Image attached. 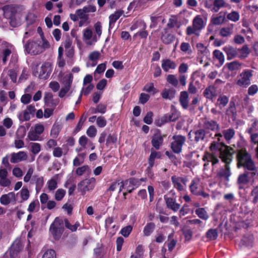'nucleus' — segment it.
Returning a JSON list of instances; mask_svg holds the SVG:
<instances>
[{
	"label": "nucleus",
	"instance_id": "1",
	"mask_svg": "<svg viewBox=\"0 0 258 258\" xmlns=\"http://www.w3.org/2000/svg\"><path fill=\"white\" fill-rule=\"evenodd\" d=\"M211 153L206 152L202 158L205 163L204 164V170L207 169L209 163L211 162L214 166L219 162V158L223 162H231L233 159V155L235 152L234 149L224 143L213 142L210 146Z\"/></svg>",
	"mask_w": 258,
	"mask_h": 258
},
{
	"label": "nucleus",
	"instance_id": "2",
	"mask_svg": "<svg viewBox=\"0 0 258 258\" xmlns=\"http://www.w3.org/2000/svg\"><path fill=\"white\" fill-rule=\"evenodd\" d=\"M50 47V44L47 40L44 42L38 40L36 41L29 40L25 45L26 51L31 55H37Z\"/></svg>",
	"mask_w": 258,
	"mask_h": 258
},
{
	"label": "nucleus",
	"instance_id": "3",
	"mask_svg": "<svg viewBox=\"0 0 258 258\" xmlns=\"http://www.w3.org/2000/svg\"><path fill=\"white\" fill-rule=\"evenodd\" d=\"M238 166H242L249 171H256L258 168L252 160L251 155L245 149H241L238 151L237 154Z\"/></svg>",
	"mask_w": 258,
	"mask_h": 258
},
{
	"label": "nucleus",
	"instance_id": "4",
	"mask_svg": "<svg viewBox=\"0 0 258 258\" xmlns=\"http://www.w3.org/2000/svg\"><path fill=\"white\" fill-rule=\"evenodd\" d=\"M206 25V23L204 21L202 16L197 15L193 19L192 25L187 27L186 34L188 36L195 35L197 36H199L200 31L205 27Z\"/></svg>",
	"mask_w": 258,
	"mask_h": 258
},
{
	"label": "nucleus",
	"instance_id": "5",
	"mask_svg": "<svg viewBox=\"0 0 258 258\" xmlns=\"http://www.w3.org/2000/svg\"><path fill=\"white\" fill-rule=\"evenodd\" d=\"M251 172H245L240 174L237 179V184L239 189H243L249 183L253 182V177L258 174V170L250 171Z\"/></svg>",
	"mask_w": 258,
	"mask_h": 258
},
{
	"label": "nucleus",
	"instance_id": "6",
	"mask_svg": "<svg viewBox=\"0 0 258 258\" xmlns=\"http://www.w3.org/2000/svg\"><path fill=\"white\" fill-rule=\"evenodd\" d=\"M253 71L251 70H244L236 78V85L239 87L246 88L250 84Z\"/></svg>",
	"mask_w": 258,
	"mask_h": 258
},
{
	"label": "nucleus",
	"instance_id": "7",
	"mask_svg": "<svg viewBox=\"0 0 258 258\" xmlns=\"http://www.w3.org/2000/svg\"><path fill=\"white\" fill-rule=\"evenodd\" d=\"M209 132L204 128H200L195 131H191L188 133V139L192 142L198 143L208 140Z\"/></svg>",
	"mask_w": 258,
	"mask_h": 258
},
{
	"label": "nucleus",
	"instance_id": "8",
	"mask_svg": "<svg viewBox=\"0 0 258 258\" xmlns=\"http://www.w3.org/2000/svg\"><path fill=\"white\" fill-rule=\"evenodd\" d=\"M96 184V179L94 177L86 178L78 184V189L82 195H85L87 191L92 190Z\"/></svg>",
	"mask_w": 258,
	"mask_h": 258
},
{
	"label": "nucleus",
	"instance_id": "9",
	"mask_svg": "<svg viewBox=\"0 0 258 258\" xmlns=\"http://www.w3.org/2000/svg\"><path fill=\"white\" fill-rule=\"evenodd\" d=\"M172 139L173 141L171 143V148L172 151L175 153H180L185 142L186 138L182 135H174Z\"/></svg>",
	"mask_w": 258,
	"mask_h": 258
},
{
	"label": "nucleus",
	"instance_id": "10",
	"mask_svg": "<svg viewBox=\"0 0 258 258\" xmlns=\"http://www.w3.org/2000/svg\"><path fill=\"white\" fill-rule=\"evenodd\" d=\"M204 7L213 13L218 12L219 10L226 7L224 0H205Z\"/></svg>",
	"mask_w": 258,
	"mask_h": 258
},
{
	"label": "nucleus",
	"instance_id": "11",
	"mask_svg": "<svg viewBox=\"0 0 258 258\" xmlns=\"http://www.w3.org/2000/svg\"><path fill=\"white\" fill-rule=\"evenodd\" d=\"M73 81V75L72 74H68L65 75L62 80V84L63 87L61 89L59 97H63L69 91Z\"/></svg>",
	"mask_w": 258,
	"mask_h": 258
},
{
	"label": "nucleus",
	"instance_id": "12",
	"mask_svg": "<svg viewBox=\"0 0 258 258\" xmlns=\"http://www.w3.org/2000/svg\"><path fill=\"white\" fill-rule=\"evenodd\" d=\"M52 71L51 64L49 62H44L40 67L39 72L34 70V74L40 79H47Z\"/></svg>",
	"mask_w": 258,
	"mask_h": 258
},
{
	"label": "nucleus",
	"instance_id": "13",
	"mask_svg": "<svg viewBox=\"0 0 258 258\" xmlns=\"http://www.w3.org/2000/svg\"><path fill=\"white\" fill-rule=\"evenodd\" d=\"M171 180L174 188L178 191H183L185 189L188 181L186 176H177L174 175L171 176Z\"/></svg>",
	"mask_w": 258,
	"mask_h": 258
},
{
	"label": "nucleus",
	"instance_id": "14",
	"mask_svg": "<svg viewBox=\"0 0 258 258\" xmlns=\"http://www.w3.org/2000/svg\"><path fill=\"white\" fill-rule=\"evenodd\" d=\"M201 126L205 131H217L220 128L219 124L217 121L212 119L204 118L201 119Z\"/></svg>",
	"mask_w": 258,
	"mask_h": 258
},
{
	"label": "nucleus",
	"instance_id": "15",
	"mask_svg": "<svg viewBox=\"0 0 258 258\" xmlns=\"http://www.w3.org/2000/svg\"><path fill=\"white\" fill-rule=\"evenodd\" d=\"M49 231L55 239H58L61 236L63 232V228L57 218H55L54 222L51 224Z\"/></svg>",
	"mask_w": 258,
	"mask_h": 258
},
{
	"label": "nucleus",
	"instance_id": "16",
	"mask_svg": "<svg viewBox=\"0 0 258 258\" xmlns=\"http://www.w3.org/2000/svg\"><path fill=\"white\" fill-rule=\"evenodd\" d=\"M225 163V167L221 168L217 172V177L219 178L223 179L226 181L228 182L230 180V177L231 175L230 167L229 164L231 162H224Z\"/></svg>",
	"mask_w": 258,
	"mask_h": 258
},
{
	"label": "nucleus",
	"instance_id": "17",
	"mask_svg": "<svg viewBox=\"0 0 258 258\" xmlns=\"http://www.w3.org/2000/svg\"><path fill=\"white\" fill-rule=\"evenodd\" d=\"M28 155L26 152L19 151L17 153H12L11 154L10 162L12 163H17L27 160Z\"/></svg>",
	"mask_w": 258,
	"mask_h": 258
},
{
	"label": "nucleus",
	"instance_id": "18",
	"mask_svg": "<svg viewBox=\"0 0 258 258\" xmlns=\"http://www.w3.org/2000/svg\"><path fill=\"white\" fill-rule=\"evenodd\" d=\"M44 100L45 105L47 107L55 108L58 103V99H53V95L50 92H46L44 94Z\"/></svg>",
	"mask_w": 258,
	"mask_h": 258
},
{
	"label": "nucleus",
	"instance_id": "19",
	"mask_svg": "<svg viewBox=\"0 0 258 258\" xmlns=\"http://www.w3.org/2000/svg\"><path fill=\"white\" fill-rule=\"evenodd\" d=\"M235 135V131L231 128H229L226 130H224L222 131V134H217L215 135V136L217 137V139L218 141V143H221V138H222L223 136H224L225 139L227 141L231 140L234 136Z\"/></svg>",
	"mask_w": 258,
	"mask_h": 258
},
{
	"label": "nucleus",
	"instance_id": "20",
	"mask_svg": "<svg viewBox=\"0 0 258 258\" xmlns=\"http://www.w3.org/2000/svg\"><path fill=\"white\" fill-rule=\"evenodd\" d=\"M163 142V137L159 131L154 133L152 137L151 143L152 146L157 150L159 149Z\"/></svg>",
	"mask_w": 258,
	"mask_h": 258
},
{
	"label": "nucleus",
	"instance_id": "21",
	"mask_svg": "<svg viewBox=\"0 0 258 258\" xmlns=\"http://www.w3.org/2000/svg\"><path fill=\"white\" fill-rule=\"evenodd\" d=\"M139 179L132 177L125 180L127 185V190L128 193H131L133 190L140 185Z\"/></svg>",
	"mask_w": 258,
	"mask_h": 258
},
{
	"label": "nucleus",
	"instance_id": "22",
	"mask_svg": "<svg viewBox=\"0 0 258 258\" xmlns=\"http://www.w3.org/2000/svg\"><path fill=\"white\" fill-rule=\"evenodd\" d=\"M161 62V67L165 72H168L170 69L174 70L177 67L175 61L169 58L162 59Z\"/></svg>",
	"mask_w": 258,
	"mask_h": 258
},
{
	"label": "nucleus",
	"instance_id": "23",
	"mask_svg": "<svg viewBox=\"0 0 258 258\" xmlns=\"http://www.w3.org/2000/svg\"><path fill=\"white\" fill-rule=\"evenodd\" d=\"M190 192L196 195L199 194L200 190L202 189L200 186V179L198 178H195L191 182L189 186Z\"/></svg>",
	"mask_w": 258,
	"mask_h": 258
},
{
	"label": "nucleus",
	"instance_id": "24",
	"mask_svg": "<svg viewBox=\"0 0 258 258\" xmlns=\"http://www.w3.org/2000/svg\"><path fill=\"white\" fill-rule=\"evenodd\" d=\"M227 55V59L230 60L238 56V49L230 45L225 46L223 48Z\"/></svg>",
	"mask_w": 258,
	"mask_h": 258
},
{
	"label": "nucleus",
	"instance_id": "25",
	"mask_svg": "<svg viewBox=\"0 0 258 258\" xmlns=\"http://www.w3.org/2000/svg\"><path fill=\"white\" fill-rule=\"evenodd\" d=\"M22 249L21 244L20 241L16 240L12 244L9 253L12 258H15Z\"/></svg>",
	"mask_w": 258,
	"mask_h": 258
},
{
	"label": "nucleus",
	"instance_id": "26",
	"mask_svg": "<svg viewBox=\"0 0 258 258\" xmlns=\"http://www.w3.org/2000/svg\"><path fill=\"white\" fill-rule=\"evenodd\" d=\"M164 199L168 208L174 212L177 211L180 207V205L176 202L175 199L172 198L164 197Z\"/></svg>",
	"mask_w": 258,
	"mask_h": 258
},
{
	"label": "nucleus",
	"instance_id": "27",
	"mask_svg": "<svg viewBox=\"0 0 258 258\" xmlns=\"http://www.w3.org/2000/svg\"><path fill=\"white\" fill-rule=\"evenodd\" d=\"M203 95L206 98L212 100L217 96L216 88L213 86H209L205 89Z\"/></svg>",
	"mask_w": 258,
	"mask_h": 258
},
{
	"label": "nucleus",
	"instance_id": "28",
	"mask_svg": "<svg viewBox=\"0 0 258 258\" xmlns=\"http://www.w3.org/2000/svg\"><path fill=\"white\" fill-rule=\"evenodd\" d=\"M31 183L35 184L36 190L37 192H38L41 190L42 187L43 185V177L42 176H39L37 175H34L32 177Z\"/></svg>",
	"mask_w": 258,
	"mask_h": 258
},
{
	"label": "nucleus",
	"instance_id": "29",
	"mask_svg": "<svg viewBox=\"0 0 258 258\" xmlns=\"http://www.w3.org/2000/svg\"><path fill=\"white\" fill-rule=\"evenodd\" d=\"M15 194L13 192H9L8 194L3 195L0 198L1 203L4 205H7L12 201L15 200Z\"/></svg>",
	"mask_w": 258,
	"mask_h": 258
},
{
	"label": "nucleus",
	"instance_id": "30",
	"mask_svg": "<svg viewBox=\"0 0 258 258\" xmlns=\"http://www.w3.org/2000/svg\"><path fill=\"white\" fill-rule=\"evenodd\" d=\"M3 11L5 17L9 19L15 14L16 9L12 5H7L3 8Z\"/></svg>",
	"mask_w": 258,
	"mask_h": 258
},
{
	"label": "nucleus",
	"instance_id": "31",
	"mask_svg": "<svg viewBox=\"0 0 258 258\" xmlns=\"http://www.w3.org/2000/svg\"><path fill=\"white\" fill-rule=\"evenodd\" d=\"M179 102L183 108L188 107V94L186 91H182L180 94Z\"/></svg>",
	"mask_w": 258,
	"mask_h": 258
},
{
	"label": "nucleus",
	"instance_id": "32",
	"mask_svg": "<svg viewBox=\"0 0 258 258\" xmlns=\"http://www.w3.org/2000/svg\"><path fill=\"white\" fill-rule=\"evenodd\" d=\"M196 47L198 50V54L201 55L202 57H208L210 56V53L209 49L203 43H197Z\"/></svg>",
	"mask_w": 258,
	"mask_h": 258
},
{
	"label": "nucleus",
	"instance_id": "33",
	"mask_svg": "<svg viewBox=\"0 0 258 258\" xmlns=\"http://www.w3.org/2000/svg\"><path fill=\"white\" fill-rule=\"evenodd\" d=\"M234 24H230L226 27L221 28L220 30V34L222 37H228L233 33Z\"/></svg>",
	"mask_w": 258,
	"mask_h": 258
},
{
	"label": "nucleus",
	"instance_id": "34",
	"mask_svg": "<svg viewBox=\"0 0 258 258\" xmlns=\"http://www.w3.org/2000/svg\"><path fill=\"white\" fill-rule=\"evenodd\" d=\"M138 24L142 27V30L139 31L138 32H137L134 35V37H136L139 35L140 36L141 38L146 39L148 35V33L147 31L146 30L147 27L146 23L143 21H140L138 22Z\"/></svg>",
	"mask_w": 258,
	"mask_h": 258
},
{
	"label": "nucleus",
	"instance_id": "35",
	"mask_svg": "<svg viewBox=\"0 0 258 258\" xmlns=\"http://www.w3.org/2000/svg\"><path fill=\"white\" fill-rule=\"evenodd\" d=\"M124 12L122 10L115 11L113 14L110 15L109 17V27L113 25L116 21L122 15Z\"/></svg>",
	"mask_w": 258,
	"mask_h": 258
},
{
	"label": "nucleus",
	"instance_id": "36",
	"mask_svg": "<svg viewBox=\"0 0 258 258\" xmlns=\"http://www.w3.org/2000/svg\"><path fill=\"white\" fill-rule=\"evenodd\" d=\"M3 49L2 51V58L4 63H6L8 60V57L12 53L11 47L8 45H4L3 46Z\"/></svg>",
	"mask_w": 258,
	"mask_h": 258
},
{
	"label": "nucleus",
	"instance_id": "37",
	"mask_svg": "<svg viewBox=\"0 0 258 258\" xmlns=\"http://www.w3.org/2000/svg\"><path fill=\"white\" fill-rule=\"evenodd\" d=\"M251 123L246 130V133L248 134L256 132L258 131V119L254 118L251 120Z\"/></svg>",
	"mask_w": 258,
	"mask_h": 258
},
{
	"label": "nucleus",
	"instance_id": "38",
	"mask_svg": "<svg viewBox=\"0 0 258 258\" xmlns=\"http://www.w3.org/2000/svg\"><path fill=\"white\" fill-rule=\"evenodd\" d=\"M226 114L227 115L231 117L232 118H235L236 115V109L235 103L233 101H230L229 106L227 108Z\"/></svg>",
	"mask_w": 258,
	"mask_h": 258
},
{
	"label": "nucleus",
	"instance_id": "39",
	"mask_svg": "<svg viewBox=\"0 0 258 258\" xmlns=\"http://www.w3.org/2000/svg\"><path fill=\"white\" fill-rule=\"evenodd\" d=\"M94 29L96 35L93 37L92 40L94 42H96L98 38H99L102 34V26L100 22H97L94 24Z\"/></svg>",
	"mask_w": 258,
	"mask_h": 258
},
{
	"label": "nucleus",
	"instance_id": "40",
	"mask_svg": "<svg viewBox=\"0 0 258 258\" xmlns=\"http://www.w3.org/2000/svg\"><path fill=\"white\" fill-rule=\"evenodd\" d=\"M238 52L240 53L238 57L240 58H245L249 54L250 50L247 45H244L240 49H238Z\"/></svg>",
	"mask_w": 258,
	"mask_h": 258
},
{
	"label": "nucleus",
	"instance_id": "41",
	"mask_svg": "<svg viewBox=\"0 0 258 258\" xmlns=\"http://www.w3.org/2000/svg\"><path fill=\"white\" fill-rule=\"evenodd\" d=\"M179 117V114L176 111H173L170 114L164 115L163 119L164 122L175 121Z\"/></svg>",
	"mask_w": 258,
	"mask_h": 258
},
{
	"label": "nucleus",
	"instance_id": "42",
	"mask_svg": "<svg viewBox=\"0 0 258 258\" xmlns=\"http://www.w3.org/2000/svg\"><path fill=\"white\" fill-rule=\"evenodd\" d=\"M229 101V98L226 95H221L219 96L218 100L217 103L220 109L226 106Z\"/></svg>",
	"mask_w": 258,
	"mask_h": 258
},
{
	"label": "nucleus",
	"instance_id": "43",
	"mask_svg": "<svg viewBox=\"0 0 258 258\" xmlns=\"http://www.w3.org/2000/svg\"><path fill=\"white\" fill-rule=\"evenodd\" d=\"M27 140L32 141H36L40 140V135L36 134L33 127H31L28 133Z\"/></svg>",
	"mask_w": 258,
	"mask_h": 258
},
{
	"label": "nucleus",
	"instance_id": "44",
	"mask_svg": "<svg viewBox=\"0 0 258 258\" xmlns=\"http://www.w3.org/2000/svg\"><path fill=\"white\" fill-rule=\"evenodd\" d=\"M196 214L198 215V216L204 220H207L208 219L209 216L205 210L204 208H200L196 210L195 211Z\"/></svg>",
	"mask_w": 258,
	"mask_h": 258
},
{
	"label": "nucleus",
	"instance_id": "45",
	"mask_svg": "<svg viewBox=\"0 0 258 258\" xmlns=\"http://www.w3.org/2000/svg\"><path fill=\"white\" fill-rule=\"evenodd\" d=\"M46 186L49 191H53L57 187V181L55 178L48 180L46 183Z\"/></svg>",
	"mask_w": 258,
	"mask_h": 258
},
{
	"label": "nucleus",
	"instance_id": "46",
	"mask_svg": "<svg viewBox=\"0 0 258 258\" xmlns=\"http://www.w3.org/2000/svg\"><path fill=\"white\" fill-rule=\"evenodd\" d=\"M155 226L154 223L152 222L147 224L143 230L144 235L146 236H149L153 232Z\"/></svg>",
	"mask_w": 258,
	"mask_h": 258
},
{
	"label": "nucleus",
	"instance_id": "47",
	"mask_svg": "<svg viewBox=\"0 0 258 258\" xmlns=\"http://www.w3.org/2000/svg\"><path fill=\"white\" fill-rule=\"evenodd\" d=\"M161 96L165 99L171 100L174 97V93L171 89H164L161 93Z\"/></svg>",
	"mask_w": 258,
	"mask_h": 258
},
{
	"label": "nucleus",
	"instance_id": "48",
	"mask_svg": "<svg viewBox=\"0 0 258 258\" xmlns=\"http://www.w3.org/2000/svg\"><path fill=\"white\" fill-rule=\"evenodd\" d=\"M30 151L34 154L36 155L39 153L41 149V145L38 143H30L29 144Z\"/></svg>",
	"mask_w": 258,
	"mask_h": 258
},
{
	"label": "nucleus",
	"instance_id": "49",
	"mask_svg": "<svg viewBox=\"0 0 258 258\" xmlns=\"http://www.w3.org/2000/svg\"><path fill=\"white\" fill-rule=\"evenodd\" d=\"M161 157V153L159 152H152L149 159V166L152 167L154 165V160L156 158L158 159Z\"/></svg>",
	"mask_w": 258,
	"mask_h": 258
},
{
	"label": "nucleus",
	"instance_id": "50",
	"mask_svg": "<svg viewBox=\"0 0 258 258\" xmlns=\"http://www.w3.org/2000/svg\"><path fill=\"white\" fill-rule=\"evenodd\" d=\"M253 237L251 235L248 234L244 236L241 239L242 243L247 246H251L253 242Z\"/></svg>",
	"mask_w": 258,
	"mask_h": 258
},
{
	"label": "nucleus",
	"instance_id": "51",
	"mask_svg": "<svg viewBox=\"0 0 258 258\" xmlns=\"http://www.w3.org/2000/svg\"><path fill=\"white\" fill-rule=\"evenodd\" d=\"M18 72L19 70L17 67H15V69H10L8 71V75L12 81L14 83L17 82V73Z\"/></svg>",
	"mask_w": 258,
	"mask_h": 258
},
{
	"label": "nucleus",
	"instance_id": "52",
	"mask_svg": "<svg viewBox=\"0 0 258 258\" xmlns=\"http://www.w3.org/2000/svg\"><path fill=\"white\" fill-rule=\"evenodd\" d=\"M61 127L59 124H53L50 132V136L52 138H56L60 131Z\"/></svg>",
	"mask_w": 258,
	"mask_h": 258
},
{
	"label": "nucleus",
	"instance_id": "53",
	"mask_svg": "<svg viewBox=\"0 0 258 258\" xmlns=\"http://www.w3.org/2000/svg\"><path fill=\"white\" fill-rule=\"evenodd\" d=\"M64 224L66 227L72 232L76 231L78 228L80 226L79 222H76L74 225H72L68 219L64 220Z\"/></svg>",
	"mask_w": 258,
	"mask_h": 258
},
{
	"label": "nucleus",
	"instance_id": "54",
	"mask_svg": "<svg viewBox=\"0 0 258 258\" xmlns=\"http://www.w3.org/2000/svg\"><path fill=\"white\" fill-rule=\"evenodd\" d=\"M213 55L219 60L220 65H222L225 60L223 53L219 50H215L213 52Z\"/></svg>",
	"mask_w": 258,
	"mask_h": 258
},
{
	"label": "nucleus",
	"instance_id": "55",
	"mask_svg": "<svg viewBox=\"0 0 258 258\" xmlns=\"http://www.w3.org/2000/svg\"><path fill=\"white\" fill-rule=\"evenodd\" d=\"M240 16L238 12L232 11L227 15V18L231 21L237 22L239 20Z\"/></svg>",
	"mask_w": 258,
	"mask_h": 258
},
{
	"label": "nucleus",
	"instance_id": "56",
	"mask_svg": "<svg viewBox=\"0 0 258 258\" xmlns=\"http://www.w3.org/2000/svg\"><path fill=\"white\" fill-rule=\"evenodd\" d=\"M206 235L210 240H213L217 238L218 232L217 229H210L207 231Z\"/></svg>",
	"mask_w": 258,
	"mask_h": 258
},
{
	"label": "nucleus",
	"instance_id": "57",
	"mask_svg": "<svg viewBox=\"0 0 258 258\" xmlns=\"http://www.w3.org/2000/svg\"><path fill=\"white\" fill-rule=\"evenodd\" d=\"M34 171V168L31 166H29L28 170L24 177V181L25 182H28L30 180L31 178H32Z\"/></svg>",
	"mask_w": 258,
	"mask_h": 258
},
{
	"label": "nucleus",
	"instance_id": "58",
	"mask_svg": "<svg viewBox=\"0 0 258 258\" xmlns=\"http://www.w3.org/2000/svg\"><path fill=\"white\" fill-rule=\"evenodd\" d=\"M166 80L170 84L174 87H177L178 84V81L175 75H168Z\"/></svg>",
	"mask_w": 258,
	"mask_h": 258
},
{
	"label": "nucleus",
	"instance_id": "59",
	"mask_svg": "<svg viewBox=\"0 0 258 258\" xmlns=\"http://www.w3.org/2000/svg\"><path fill=\"white\" fill-rule=\"evenodd\" d=\"M66 191L62 188L58 189L54 195L55 199L57 201H61L66 195Z\"/></svg>",
	"mask_w": 258,
	"mask_h": 258
},
{
	"label": "nucleus",
	"instance_id": "60",
	"mask_svg": "<svg viewBox=\"0 0 258 258\" xmlns=\"http://www.w3.org/2000/svg\"><path fill=\"white\" fill-rule=\"evenodd\" d=\"M133 230V226L128 225L123 227L120 230V234L124 237H127Z\"/></svg>",
	"mask_w": 258,
	"mask_h": 258
},
{
	"label": "nucleus",
	"instance_id": "61",
	"mask_svg": "<svg viewBox=\"0 0 258 258\" xmlns=\"http://www.w3.org/2000/svg\"><path fill=\"white\" fill-rule=\"evenodd\" d=\"M227 67L228 69L231 71H236L240 68L241 63L237 61H233L227 63Z\"/></svg>",
	"mask_w": 258,
	"mask_h": 258
},
{
	"label": "nucleus",
	"instance_id": "62",
	"mask_svg": "<svg viewBox=\"0 0 258 258\" xmlns=\"http://www.w3.org/2000/svg\"><path fill=\"white\" fill-rule=\"evenodd\" d=\"M30 114L28 110H25L18 115V117L21 121H27L30 119Z\"/></svg>",
	"mask_w": 258,
	"mask_h": 258
},
{
	"label": "nucleus",
	"instance_id": "63",
	"mask_svg": "<svg viewBox=\"0 0 258 258\" xmlns=\"http://www.w3.org/2000/svg\"><path fill=\"white\" fill-rule=\"evenodd\" d=\"M174 39V37L173 35L168 34L166 35H162L161 36V40L163 42L166 44L171 43Z\"/></svg>",
	"mask_w": 258,
	"mask_h": 258
},
{
	"label": "nucleus",
	"instance_id": "64",
	"mask_svg": "<svg viewBox=\"0 0 258 258\" xmlns=\"http://www.w3.org/2000/svg\"><path fill=\"white\" fill-rule=\"evenodd\" d=\"M88 171H90V168L88 165H83L78 167L76 170V173L79 176H82Z\"/></svg>",
	"mask_w": 258,
	"mask_h": 258
}]
</instances>
